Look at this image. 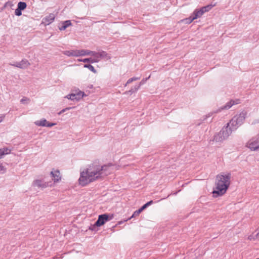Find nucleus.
<instances>
[{
	"mask_svg": "<svg viewBox=\"0 0 259 259\" xmlns=\"http://www.w3.org/2000/svg\"><path fill=\"white\" fill-rule=\"evenodd\" d=\"M256 236L257 238H259V232L256 234Z\"/></svg>",
	"mask_w": 259,
	"mask_h": 259,
	"instance_id": "obj_40",
	"label": "nucleus"
},
{
	"mask_svg": "<svg viewBox=\"0 0 259 259\" xmlns=\"http://www.w3.org/2000/svg\"><path fill=\"white\" fill-rule=\"evenodd\" d=\"M195 19H193V16L191 15L189 18L183 20L185 24L191 23Z\"/></svg>",
	"mask_w": 259,
	"mask_h": 259,
	"instance_id": "obj_25",
	"label": "nucleus"
},
{
	"mask_svg": "<svg viewBox=\"0 0 259 259\" xmlns=\"http://www.w3.org/2000/svg\"><path fill=\"white\" fill-rule=\"evenodd\" d=\"M153 203V201L152 200H151L148 202H147L146 204H147V205L148 206H149V205H150L151 204H152V203Z\"/></svg>",
	"mask_w": 259,
	"mask_h": 259,
	"instance_id": "obj_37",
	"label": "nucleus"
},
{
	"mask_svg": "<svg viewBox=\"0 0 259 259\" xmlns=\"http://www.w3.org/2000/svg\"><path fill=\"white\" fill-rule=\"evenodd\" d=\"M112 166L111 163L102 166L96 163L89 165L88 168L81 172L79 184L84 186L108 175L111 172L110 167Z\"/></svg>",
	"mask_w": 259,
	"mask_h": 259,
	"instance_id": "obj_1",
	"label": "nucleus"
},
{
	"mask_svg": "<svg viewBox=\"0 0 259 259\" xmlns=\"http://www.w3.org/2000/svg\"><path fill=\"white\" fill-rule=\"evenodd\" d=\"M63 54L70 57V56H74V57H79V50H71V51H65L63 52Z\"/></svg>",
	"mask_w": 259,
	"mask_h": 259,
	"instance_id": "obj_11",
	"label": "nucleus"
},
{
	"mask_svg": "<svg viewBox=\"0 0 259 259\" xmlns=\"http://www.w3.org/2000/svg\"><path fill=\"white\" fill-rule=\"evenodd\" d=\"M83 67L84 68H88L90 70H91L94 73H97V70L95 69L94 67L90 64H85Z\"/></svg>",
	"mask_w": 259,
	"mask_h": 259,
	"instance_id": "obj_22",
	"label": "nucleus"
},
{
	"mask_svg": "<svg viewBox=\"0 0 259 259\" xmlns=\"http://www.w3.org/2000/svg\"><path fill=\"white\" fill-rule=\"evenodd\" d=\"M22 11L20 9H19L18 8H17L15 11V14L16 16H20L22 15Z\"/></svg>",
	"mask_w": 259,
	"mask_h": 259,
	"instance_id": "obj_29",
	"label": "nucleus"
},
{
	"mask_svg": "<svg viewBox=\"0 0 259 259\" xmlns=\"http://www.w3.org/2000/svg\"><path fill=\"white\" fill-rule=\"evenodd\" d=\"M6 171V168L4 166L2 165H0V172L2 173H4Z\"/></svg>",
	"mask_w": 259,
	"mask_h": 259,
	"instance_id": "obj_34",
	"label": "nucleus"
},
{
	"mask_svg": "<svg viewBox=\"0 0 259 259\" xmlns=\"http://www.w3.org/2000/svg\"><path fill=\"white\" fill-rule=\"evenodd\" d=\"M98 227L96 225V223H95L94 225L91 226L90 227V229L92 230V231H94V230H96V228Z\"/></svg>",
	"mask_w": 259,
	"mask_h": 259,
	"instance_id": "obj_35",
	"label": "nucleus"
},
{
	"mask_svg": "<svg viewBox=\"0 0 259 259\" xmlns=\"http://www.w3.org/2000/svg\"><path fill=\"white\" fill-rule=\"evenodd\" d=\"M246 114L247 112L243 111L239 114L236 115L232 118L229 123H230L233 130H237V128L243 123L246 118Z\"/></svg>",
	"mask_w": 259,
	"mask_h": 259,
	"instance_id": "obj_3",
	"label": "nucleus"
},
{
	"mask_svg": "<svg viewBox=\"0 0 259 259\" xmlns=\"http://www.w3.org/2000/svg\"><path fill=\"white\" fill-rule=\"evenodd\" d=\"M72 108V107H67L65 109H63V110H61L59 112V115H60L61 114L64 113V112H65L66 111L68 110H69L70 109Z\"/></svg>",
	"mask_w": 259,
	"mask_h": 259,
	"instance_id": "obj_31",
	"label": "nucleus"
},
{
	"mask_svg": "<svg viewBox=\"0 0 259 259\" xmlns=\"http://www.w3.org/2000/svg\"><path fill=\"white\" fill-rule=\"evenodd\" d=\"M150 76H149L147 78H143V79H142V80L140 81V82L139 83V84L138 85H139L140 87L141 85L144 84L146 82V81L150 78Z\"/></svg>",
	"mask_w": 259,
	"mask_h": 259,
	"instance_id": "obj_30",
	"label": "nucleus"
},
{
	"mask_svg": "<svg viewBox=\"0 0 259 259\" xmlns=\"http://www.w3.org/2000/svg\"><path fill=\"white\" fill-rule=\"evenodd\" d=\"M140 89L139 85H135L134 88H132L130 90L126 91L124 93V94H129L131 95L134 93H136Z\"/></svg>",
	"mask_w": 259,
	"mask_h": 259,
	"instance_id": "obj_21",
	"label": "nucleus"
},
{
	"mask_svg": "<svg viewBox=\"0 0 259 259\" xmlns=\"http://www.w3.org/2000/svg\"><path fill=\"white\" fill-rule=\"evenodd\" d=\"M66 98H67V99H70L71 100V94H69V95H68Z\"/></svg>",
	"mask_w": 259,
	"mask_h": 259,
	"instance_id": "obj_39",
	"label": "nucleus"
},
{
	"mask_svg": "<svg viewBox=\"0 0 259 259\" xmlns=\"http://www.w3.org/2000/svg\"><path fill=\"white\" fill-rule=\"evenodd\" d=\"M213 6L214 5H209L206 6L202 7L201 9L202 10H203V12L205 13L206 12H208Z\"/></svg>",
	"mask_w": 259,
	"mask_h": 259,
	"instance_id": "obj_26",
	"label": "nucleus"
},
{
	"mask_svg": "<svg viewBox=\"0 0 259 259\" xmlns=\"http://www.w3.org/2000/svg\"><path fill=\"white\" fill-rule=\"evenodd\" d=\"M113 215L109 217V215L106 213L99 215L97 221L96 222V225L100 227L103 225L106 222L110 221Z\"/></svg>",
	"mask_w": 259,
	"mask_h": 259,
	"instance_id": "obj_6",
	"label": "nucleus"
},
{
	"mask_svg": "<svg viewBox=\"0 0 259 259\" xmlns=\"http://www.w3.org/2000/svg\"><path fill=\"white\" fill-rule=\"evenodd\" d=\"M246 146L253 151L259 149V135L250 140L247 143Z\"/></svg>",
	"mask_w": 259,
	"mask_h": 259,
	"instance_id": "obj_5",
	"label": "nucleus"
},
{
	"mask_svg": "<svg viewBox=\"0 0 259 259\" xmlns=\"http://www.w3.org/2000/svg\"><path fill=\"white\" fill-rule=\"evenodd\" d=\"M224 140H225L220 132L214 136L212 140L213 141H215L216 142H222Z\"/></svg>",
	"mask_w": 259,
	"mask_h": 259,
	"instance_id": "obj_15",
	"label": "nucleus"
},
{
	"mask_svg": "<svg viewBox=\"0 0 259 259\" xmlns=\"http://www.w3.org/2000/svg\"><path fill=\"white\" fill-rule=\"evenodd\" d=\"M55 15L54 14H50L42 19V23L45 25H49L54 20Z\"/></svg>",
	"mask_w": 259,
	"mask_h": 259,
	"instance_id": "obj_9",
	"label": "nucleus"
},
{
	"mask_svg": "<svg viewBox=\"0 0 259 259\" xmlns=\"http://www.w3.org/2000/svg\"><path fill=\"white\" fill-rule=\"evenodd\" d=\"M33 186L38 188L45 187L46 186L45 185L42 183V181L39 180H35L33 182Z\"/></svg>",
	"mask_w": 259,
	"mask_h": 259,
	"instance_id": "obj_20",
	"label": "nucleus"
},
{
	"mask_svg": "<svg viewBox=\"0 0 259 259\" xmlns=\"http://www.w3.org/2000/svg\"><path fill=\"white\" fill-rule=\"evenodd\" d=\"M27 7V5L26 3L20 2L18 3V7L19 9H20L21 10H24L25 9H26Z\"/></svg>",
	"mask_w": 259,
	"mask_h": 259,
	"instance_id": "obj_23",
	"label": "nucleus"
},
{
	"mask_svg": "<svg viewBox=\"0 0 259 259\" xmlns=\"http://www.w3.org/2000/svg\"><path fill=\"white\" fill-rule=\"evenodd\" d=\"M29 101V99L27 98H26V97H24L23 98H22L20 102L22 104H25V101Z\"/></svg>",
	"mask_w": 259,
	"mask_h": 259,
	"instance_id": "obj_32",
	"label": "nucleus"
},
{
	"mask_svg": "<svg viewBox=\"0 0 259 259\" xmlns=\"http://www.w3.org/2000/svg\"><path fill=\"white\" fill-rule=\"evenodd\" d=\"M94 51L88 50H79V56H84L91 55L93 56Z\"/></svg>",
	"mask_w": 259,
	"mask_h": 259,
	"instance_id": "obj_12",
	"label": "nucleus"
},
{
	"mask_svg": "<svg viewBox=\"0 0 259 259\" xmlns=\"http://www.w3.org/2000/svg\"><path fill=\"white\" fill-rule=\"evenodd\" d=\"M51 175L53 178H54V182H58L60 179L61 177H60V172L59 170H56L54 172L51 171Z\"/></svg>",
	"mask_w": 259,
	"mask_h": 259,
	"instance_id": "obj_14",
	"label": "nucleus"
},
{
	"mask_svg": "<svg viewBox=\"0 0 259 259\" xmlns=\"http://www.w3.org/2000/svg\"><path fill=\"white\" fill-rule=\"evenodd\" d=\"M231 174L221 173L216 177L215 188L212 191L213 197L223 195L230 185Z\"/></svg>",
	"mask_w": 259,
	"mask_h": 259,
	"instance_id": "obj_2",
	"label": "nucleus"
},
{
	"mask_svg": "<svg viewBox=\"0 0 259 259\" xmlns=\"http://www.w3.org/2000/svg\"><path fill=\"white\" fill-rule=\"evenodd\" d=\"M48 123V121L46 119H43L40 120V121H37L35 122V124L38 126H46V124Z\"/></svg>",
	"mask_w": 259,
	"mask_h": 259,
	"instance_id": "obj_24",
	"label": "nucleus"
},
{
	"mask_svg": "<svg viewBox=\"0 0 259 259\" xmlns=\"http://www.w3.org/2000/svg\"><path fill=\"white\" fill-rule=\"evenodd\" d=\"M93 57L94 58V60H97L95 63L99 62L101 59L108 60L111 58L110 55L104 51H101L98 52L94 51Z\"/></svg>",
	"mask_w": 259,
	"mask_h": 259,
	"instance_id": "obj_4",
	"label": "nucleus"
},
{
	"mask_svg": "<svg viewBox=\"0 0 259 259\" xmlns=\"http://www.w3.org/2000/svg\"><path fill=\"white\" fill-rule=\"evenodd\" d=\"M5 118V115H2L0 117V123L2 122Z\"/></svg>",
	"mask_w": 259,
	"mask_h": 259,
	"instance_id": "obj_38",
	"label": "nucleus"
},
{
	"mask_svg": "<svg viewBox=\"0 0 259 259\" xmlns=\"http://www.w3.org/2000/svg\"><path fill=\"white\" fill-rule=\"evenodd\" d=\"M85 95L84 92L79 91L76 93L71 94V100L78 101Z\"/></svg>",
	"mask_w": 259,
	"mask_h": 259,
	"instance_id": "obj_10",
	"label": "nucleus"
},
{
	"mask_svg": "<svg viewBox=\"0 0 259 259\" xmlns=\"http://www.w3.org/2000/svg\"><path fill=\"white\" fill-rule=\"evenodd\" d=\"M142 211L141 210V209H139L138 210L135 211L134 213L133 214L132 216L131 217V218H133V217H136L137 216H138L139 215V214L142 212Z\"/></svg>",
	"mask_w": 259,
	"mask_h": 259,
	"instance_id": "obj_28",
	"label": "nucleus"
},
{
	"mask_svg": "<svg viewBox=\"0 0 259 259\" xmlns=\"http://www.w3.org/2000/svg\"><path fill=\"white\" fill-rule=\"evenodd\" d=\"M78 62H82L84 63H95V62L97 61V60H94V58H85V59H79L77 60Z\"/></svg>",
	"mask_w": 259,
	"mask_h": 259,
	"instance_id": "obj_18",
	"label": "nucleus"
},
{
	"mask_svg": "<svg viewBox=\"0 0 259 259\" xmlns=\"http://www.w3.org/2000/svg\"><path fill=\"white\" fill-rule=\"evenodd\" d=\"M56 123H50V122H48V123L46 124V127H51L52 126H54L55 125H56Z\"/></svg>",
	"mask_w": 259,
	"mask_h": 259,
	"instance_id": "obj_33",
	"label": "nucleus"
},
{
	"mask_svg": "<svg viewBox=\"0 0 259 259\" xmlns=\"http://www.w3.org/2000/svg\"><path fill=\"white\" fill-rule=\"evenodd\" d=\"M148 207V206L147 205V204L145 203L144 205H143L141 208V210L142 211H143V210H144L145 209H146L147 207Z\"/></svg>",
	"mask_w": 259,
	"mask_h": 259,
	"instance_id": "obj_36",
	"label": "nucleus"
},
{
	"mask_svg": "<svg viewBox=\"0 0 259 259\" xmlns=\"http://www.w3.org/2000/svg\"><path fill=\"white\" fill-rule=\"evenodd\" d=\"M204 13L202 9L200 10H195L193 14H192L193 16V19H196L198 18H200Z\"/></svg>",
	"mask_w": 259,
	"mask_h": 259,
	"instance_id": "obj_13",
	"label": "nucleus"
},
{
	"mask_svg": "<svg viewBox=\"0 0 259 259\" xmlns=\"http://www.w3.org/2000/svg\"><path fill=\"white\" fill-rule=\"evenodd\" d=\"M237 104L234 101L231 100L230 102H228L225 106L221 107L220 110L224 109H230L233 105Z\"/></svg>",
	"mask_w": 259,
	"mask_h": 259,
	"instance_id": "obj_16",
	"label": "nucleus"
},
{
	"mask_svg": "<svg viewBox=\"0 0 259 259\" xmlns=\"http://www.w3.org/2000/svg\"><path fill=\"white\" fill-rule=\"evenodd\" d=\"M11 152V150L8 148H4L0 149V158L2 157L3 155L8 154Z\"/></svg>",
	"mask_w": 259,
	"mask_h": 259,
	"instance_id": "obj_19",
	"label": "nucleus"
},
{
	"mask_svg": "<svg viewBox=\"0 0 259 259\" xmlns=\"http://www.w3.org/2000/svg\"><path fill=\"white\" fill-rule=\"evenodd\" d=\"M234 131L235 130H233V128L231 126L230 123H228L227 125L225 127H224L220 132L221 133L224 140H226L231 134L232 132Z\"/></svg>",
	"mask_w": 259,
	"mask_h": 259,
	"instance_id": "obj_7",
	"label": "nucleus"
},
{
	"mask_svg": "<svg viewBox=\"0 0 259 259\" xmlns=\"http://www.w3.org/2000/svg\"><path fill=\"white\" fill-rule=\"evenodd\" d=\"M140 78H141L140 77H133L132 78L128 79L125 84V85H126L127 84L131 83V82H132L134 81L139 80L140 79Z\"/></svg>",
	"mask_w": 259,
	"mask_h": 259,
	"instance_id": "obj_27",
	"label": "nucleus"
},
{
	"mask_svg": "<svg viewBox=\"0 0 259 259\" xmlns=\"http://www.w3.org/2000/svg\"><path fill=\"white\" fill-rule=\"evenodd\" d=\"M30 65L29 61L26 59H22L20 62H16L14 64H11V65L20 68L21 69H25Z\"/></svg>",
	"mask_w": 259,
	"mask_h": 259,
	"instance_id": "obj_8",
	"label": "nucleus"
},
{
	"mask_svg": "<svg viewBox=\"0 0 259 259\" xmlns=\"http://www.w3.org/2000/svg\"><path fill=\"white\" fill-rule=\"evenodd\" d=\"M71 25V23L70 21L67 20L65 21H64L62 23V26L59 28L60 30H64L66 29L68 26H70Z\"/></svg>",
	"mask_w": 259,
	"mask_h": 259,
	"instance_id": "obj_17",
	"label": "nucleus"
}]
</instances>
